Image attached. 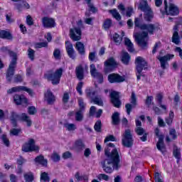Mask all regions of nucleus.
Returning <instances> with one entry per match:
<instances>
[{
	"mask_svg": "<svg viewBox=\"0 0 182 182\" xmlns=\"http://www.w3.org/2000/svg\"><path fill=\"white\" fill-rule=\"evenodd\" d=\"M55 100H56V98L55 97V95L52 94V92H48L47 93V103L48 105H52L53 103H55Z\"/></svg>",
	"mask_w": 182,
	"mask_h": 182,
	"instance_id": "2f4dec72",
	"label": "nucleus"
},
{
	"mask_svg": "<svg viewBox=\"0 0 182 182\" xmlns=\"http://www.w3.org/2000/svg\"><path fill=\"white\" fill-rule=\"evenodd\" d=\"M165 4V12L166 15H178L179 11L178 7L176 6L174 4L169 3L167 4V1H164Z\"/></svg>",
	"mask_w": 182,
	"mask_h": 182,
	"instance_id": "2eb2a0df",
	"label": "nucleus"
},
{
	"mask_svg": "<svg viewBox=\"0 0 182 182\" xmlns=\"http://www.w3.org/2000/svg\"><path fill=\"white\" fill-rule=\"evenodd\" d=\"M109 12L110 14H112V18L114 19H116V21H122V16L120 15V13L117 11L116 9H113L111 10H109Z\"/></svg>",
	"mask_w": 182,
	"mask_h": 182,
	"instance_id": "c85d7f7f",
	"label": "nucleus"
},
{
	"mask_svg": "<svg viewBox=\"0 0 182 182\" xmlns=\"http://www.w3.org/2000/svg\"><path fill=\"white\" fill-rule=\"evenodd\" d=\"M2 140H3V143L5 144V146H9V139H8V138H6V135L4 134L1 137Z\"/></svg>",
	"mask_w": 182,
	"mask_h": 182,
	"instance_id": "4d7b16f0",
	"label": "nucleus"
},
{
	"mask_svg": "<svg viewBox=\"0 0 182 182\" xmlns=\"http://www.w3.org/2000/svg\"><path fill=\"white\" fill-rule=\"evenodd\" d=\"M53 57L55 59H60V49H55L53 52Z\"/></svg>",
	"mask_w": 182,
	"mask_h": 182,
	"instance_id": "49530a36",
	"label": "nucleus"
},
{
	"mask_svg": "<svg viewBox=\"0 0 182 182\" xmlns=\"http://www.w3.org/2000/svg\"><path fill=\"white\" fill-rule=\"evenodd\" d=\"M101 166L105 171V173H108L110 174L113 173V171L117 170L120 167V161L119 160H104L101 161Z\"/></svg>",
	"mask_w": 182,
	"mask_h": 182,
	"instance_id": "20e7f679",
	"label": "nucleus"
},
{
	"mask_svg": "<svg viewBox=\"0 0 182 182\" xmlns=\"http://www.w3.org/2000/svg\"><path fill=\"white\" fill-rule=\"evenodd\" d=\"M65 49L70 58H75V49H73V45L70 41L65 42Z\"/></svg>",
	"mask_w": 182,
	"mask_h": 182,
	"instance_id": "a878e982",
	"label": "nucleus"
},
{
	"mask_svg": "<svg viewBox=\"0 0 182 182\" xmlns=\"http://www.w3.org/2000/svg\"><path fill=\"white\" fill-rule=\"evenodd\" d=\"M94 129L96 132H100L102 129V122L97 121L95 124Z\"/></svg>",
	"mask_w": 182,
	"mask_h": 182,
	"instance_id": "a18cd8bd",
	"label": "nucleus"
},
{
	"mask_svg": "<svg viewBox=\"0 0 182 182\" xmlns=\"http://www.w3.org/2000/svg\"><path fill=\"white\" fill-rule=\"evenodd\" d=\"M76 75L77 79H83V68L82 66L80 65L76 68Z\"/></svg>",
	"mask_w": 182,
	"mask_h": 182,
	"instance_id": "4c0bfd02",
	"label": "nucleus"
},
{
	"mask_svg": "<svg viewBox=\"0 0 182 182\" xmlns=\"http://www.w3.org/2000/svg\"><path fill=\"white\" fill-rule=\"evenodd\" d=\"M113 124H119L120 122V114L119 112H114L112 117Z\"/></svg>",
	"mask_w": 182,
	"mask_h": 182,
	"instance_id": "f704fd0d",
	"label": "nucleus"
},
{
	"mask_svg": "<svg viewBox=\"0 0 182 182\" xmlns=\"http://www.w3.org/2000/svg\"><path fill=\"white\" fill-rule=\"evenodd\" d=\"M154 133H155V138L158 139V142L156 144V147L158 150H160V151H162V153L166 151L164 143L163 142L164 136L163 135V134H161V132H160V129H159V128H156L154 129Z\"/></svg>",
	"mask_w": 182,
	"mask_h": 182,
	"instance_id": "f8f14e48",
	"label": "nucleus"
},
{
	"mask_svg": "<svg viewBox=\"0 0 182 182\" xmlns=\"http://www.w3.org/2000/svg\"><path fill=\"white\" fill-rule=\"evenodd\" d=\"M20 29H21V32H22V33H26L27 30H26V27L24 25L21 24Z\"/></svg>",
	"mask_w": 182,
	"mask_h": 182,
	"instance_id": "774afa93",
	"label": "nucleus"
},
{
	"mask_svg": "<svg viewBox=\"0 0 182 182\" xmlns=\"http://www.w3.org/2000/svg\"><path fill=\"white\" fill-rule=\"evenodd\" d=\"M154 177L156 182H163L161 176H160V173L159 172L155 173Z\"/></svg>",
	"mask_w": 182,
	"mask_h": 182,
	"instance_id": "864d4df0",
	"label": "nucleus"
},
{
	"mask_svg": "<svg viewBox=\"0 0 182 182\" xmlns=\"http://www.w3.org/2000/svg\"><path fill=\"white\" fill-rule=\"evenodd\" d=\"M68 101H69V94L64 93V95L63 96V103H68Z\"/></svg>",
	"mask_w": 182,
	"mask_h": 182,
	"instance_id": "680f3d73",
	"label": "nucleus"
},
{
	"mask_svg": "<svg viewBox=\"0 0 182 182\" xmlns=\"http://www.w3.org/2000/svg\"><path fill=\"white\" fill-rule=\"evenodd\" d=\"M70 38L75 42L82 39V31L80 30V26H74L70 29Z\"/></svg>",
	"mask_w": 182,
	"mask_h": 182,
	"instance_id": "4468645a",
	"label": "nucleus"
},
{
	"mask_svg": "<svg viewBox=\"0 0 182 182\" xmlns=\"http://www.w3.org/2000/svg\"><path fill=\"white\" fill-rule=\"evenodd\" d=\"M23 177L26 182H32L34 180L33 173L32 172L24 173Z\"/></svg>",
	"mask_w": 182,
	"mask_h": 182,
	"instance_id": "72a5a7b5",
	"label": "nucleus"
},
{
	"mask_svg": "<svg viewBox=\"0 0 182 182\" xmlns=\"http://www.w3.org/2000/svg\"><path fill=\"white\" fill-rule=\"evenodd\" d=\"M63 73V68L57 69L53 74L51 75H48V79L51 82L52 85H59V82H60V77H62V75Z\"/></svg>",
	"mask_w": 182,
	"mask_h": 182,
	"instance_id": "9b49d317",
	"label": "nucleus"
},
{
	"mask_svg": "<svg viewBox=\"0 0 182 182\" xmlns=\"http://www.w3.org/2000/svg\"><path fill=\"white\" fill-rule=\"evenodd\" d=\"M173 58H174V55L173 54H168L164 57H161V56L158 57V59L161 63V67L162 68V69H166V66L168 65V63H167V61L171 60Z\"/></svg>",
	"mask_w": 182,
	"mask_h": 182,
	"instance_id": "4be33fe9",
	"label": "nucleus"
},
{
	"mask_svg": "<svg viewBox=\"0 0 182 182\" xmlns=\"http://www.w3.org/2000/svg\"><path fill=\"white\" fill-rule=\"evenodd\" d=\"M65 127L66 130H68L69 132H73V130L76 129V126L73 124L67 123L65 124Z\"/></svg>",
	"mask_w": 182,
	"mask_h": 182,
	"instance_id": "58836bf2",
	"label": "nucleus"
},
{
	"mask_svg": "<svg viewBox=\"0 0 182 182\" xmlns=\"http://www.w3.org/2000/svg\"><path fill=\"white\" fill-rule=\"evenodd\" d=\"M122 141L124 147H132L133 146V135L130 129H126L123 133Z\"/></svg>",
	"mask_w": 182,
	"mask_h": 182,
	"instance_id": "1a4fd4ad",
	"label": "nucleus"
},
{
	"mask_svg": "<svg viewBox=\"0 0 182 182\" xmlns=\"http://www.w3.org/2000/svg\"><path fill=\"white\" fill-rule=\"evenodd\" d=\"M117 8L123 16H127V18H130V16L133 15V9L132 7H128L126 9V7H124L123 4H119Z\"/></svg>",
	"mask_w": 182,
	"mask_h": 182,
	"instance_id": "aec40b11",
	"label": "nucleus"
},
{
	"mask_svg": "<svg viewBox=\"0 0 182 182\" xmlns=\"http://www.w3.org/2000/svg\"><path fill=\"white\" fill-rule=\"evenodd\" d=\"M111 102L114 105V107H120L122 103L119 100V92L113 91L111 92Z\"/></svg>",
	"mask_w": 182,
	"mask_h": 182,
	"instance_id": "393cba45",
	"label": "nucleus"
},
{
	"mask_svg": "<svg viewBox=\"0 0 182 182\" xmlns=\"http://www.w3.org/2000/svg\"><path fill=\"white\" fill-rule=\"evenodd\" d=\"M26 23L29 26L33 25V19L32 18V17H31V16H27V17H26Z\"/></svg>",
	"mask_w": 182,
	"mask_h": 182,
	"instance_id": "603ef678",
	"label": "nucleus"
},
{
	"mask_svg": "<svg viewBox=\"0 0 182 182\" xmlns=\"http://www.w3.org/2000/svg\"><path fill=\"white\" fill-rule=\"evenodd\" d=\"M89 59L90 60H93L94 59H96V52H90L89 54Z\"/></svg>",
	"mask_w": 182,
	"mask_h": 182,
	"instance_id": "e2e57ef3",
	"label": "nucleus"
},
{
	"mask_svg": "<svg viewBox=\"0 0 182 182\" xmlns=\"http://www.w3.org/2000/svg\"><path fill=\"white\" fill-rule=\"evenodd\" d=\"M28 58L31 60H33L34 59V56H35V50H33L32 48H29L28 50Z\"/></svg>",
	"mask_w": 182,
	"mask_h": 182,
	"instance_id": "c03bdc74",
	"label": "nucleus"
},
{
	"mask_svg": "<svg viewBox=\"0 0 182 182\" xmlns=\"http://www.w3.org/2000/svg\"><path fill=\"white\" fill-rule=\"evenodd\" d=\"M173 156H174L175 159H177L178 160L181 159V154L180 153V149L178 148L174 149Z\"/></svg>",
	"mask_w": 182,
	"mask_h": 182,
	"instance_id": "ea45409f",
	"label": "nucleus"
},
{
	"mask_svg": "<svg viewBox=\"0 0 182 182\" xmlns=\"http://www.w3.org/2000/svg\"><path fill=\"white\" fill-rule=\"evenodd\" d=\"M0 38L3 39H11L12 36L11 33L6 31H0Z\"/></svg>",
	"mask_w": 182,
	"mask_h": 182,
	"instance_id": "c9c22d12",
	"label": "nucleus"
},
{
	"mask_svg": "<svg viewBox=\"0 0 182 182\" xmlns=\"http://www.w3.org/2000/svg\"><path fill=\"white\" fill-rule=\"evenodd\" d=\"M98 178L100 180H105V181H109V176L105 174V173H101L98 176Z\"/></svg>",
	"mask_w": 182,
	"mask_h": 182,
	"instance_id": "09e8293b",
	"label": "nucleus"
},
{
	"mask_svg": "<svg viewBox=\"0 0 182 182\" xmlns=\"http://www.w3.org/2000/svg\"><path fill=\"white\" fill-rule=\"evenodd\" d=\"M124 43L126 46L128 48V50L129 52H134V48H133V43L130 39L125 38H124Z\"/></svg>",
	"mask_w": 182,
	"mask_h": 182,
	"instance_id": "473e14b6",
	"label": "nucleus"
},
{
	"mask_svg": "<svg viewBox=\"0 0 182 182\" xmlns=\"http://www.w3.org/2000/svg\"><path fill=\"white\" fill-rule=\"evenodd\" d=\"M117 61L114 60L113 58H108L104 63L105 70V72H112L114 68H117Z\"/></svg>",
	"mask_w": 182,
	"mask_h": 182,
	"instance_id": "dca6fc26",
	"label": "nucleus"
},
{
	"mask_svg": "<svg viewBox=\"0 0 182 182\" xmlns=\"http://www.w3.org/2000/svg\"><path fill=\"white\" fill-rule=\"evenodd\" d=\"M14 100L16 105H22L23 106H28V100L23 95H16L14 97Z\"/></svg>",
	"mask_w": 182,
	"mask_h": 182,
	"instance_id": "b1692460",
	"label": "nucleus"
},
{
	"mask_svg": "<svg viewBox=\"0 0 182 182\" xmlns=\"http://www.w3.org/2000/svg\"><path fill=\"white\" fill-rule=\"evenodd\" d=\"M6 177V175L3 173H0V180H1V182H6V179L5 178Z\"/></svg>",
	"mask_w": 182,
	"mask_h": 182,
	"instance_id": "338daca9",
	"label": "nucleus"
},
{
	"mask_svg": "<svg viewBox=\"0 0 182 182\" xmlns=\"http://www.w3.org/2000/svg\"><path fill=\"white\" fill-rule=\"evenodd\" d=\"M108 141H116V138L113 135H108L105 137L104 143H108Z\"/></svg>",
	"mask_w": 182,
	"mask_h": 182,
	"instance_id": "79ce46f5",
	"label": "nucleus"
},
{
	"mask_svg": "<svg viewBox=\"0 0 182 182\" xmlns=\"http://www.w3.org/2000/svg\"><path fill=\"white\" fill-rule=\"evenodd\" d=\"M86 93H87V97L91 99V102L92 103H95V105H98V106H103V102L100 98L97 97V90L87 88L86 90Z\"/></svg>",
	"mask_w": 182,
	"mask_h": 182,
	"instance_id": "0eeeda50",
	"label": "nucleus"
},
{
	"mask_svg": "<svg viewBox=\"0 0 182 182\" xmlns=\"http://www.w3.org/2000/svg\"><path fill=\"white\" fill-rule=\"evenodd\" d=\"M82 87H83V83L82 82H79L77 85L76 90L77 92H78V93L80 95H82Z\"/></svg>",
	"mask_w": 182,
	"mask_h": 182,
	"instance_id": "5fc2aeb1",
	"label": "nucleus"
},
{
	"mask_svg": "<svg viewBox=\"0 0 182 182\" xmlns=\"http://www.w3.org/2000/svg\"><path fill=\"white\" fill-rule=\"evenodd\" d=\"M46 181V172L41 173V182Z\"/></svg>",
	"mask_w": 182,
	"mask_h": 182,
	"instance_id": "69168bd1",
	"label": "nucleus"
},
{
	"mask_svg": "<svg viewBox=\"0 0 182 182\" xmlns=\"http://www.w3.org/2000/svg\"><path fill=\"white\" fill-rule=\"evenodd\" d=\"M3 52H6L10 55V57L12 58L11 62L9 66V69L6 73V79L9 82L12 80V77L14 76V72H15V68L16 66V53L11 51V50L8 49L6 47H4L1 48Z\"/></svg>",
	"mask_w": 182,
	"mask_h": 182,
	"instance_id": "f03ea898",
	"label": "nucleus"
},
{
	"mask_svg": "<svg viewBox=\"0 0 182 182\" xmlns=\"http://www.w3.org/2000/svg\"><path fill=\"white\" fill-rule=\"evenodd\" d=\"M9 178L11 182H18V176H16L15 174H11Z\"/></svg>",
	"mask_w": 182,
	"mask_h": 182,
	"instance_id": "052dcab7",
	"label": "nucleus"
},
{
	"mask_svg": "<svg viewBox=\"0 0 182 182\" xmlns=\"http://www.w3.org/2000/svg\"><path fill=\"white\" fill-rule=\"evenodd\" d=\"M105 155L108 159H113L114 160H119L120 155L117 152V149L114 148V144L109 143L105 149Z\"/></svg>",
	"mask_w": 182,
	"mask_h": 182,
	"instance_id": "423d86ee",
	"label": "nucleus"
},
{
	"mask_svg": "<svg viewBox=\"0 0 182 182\" xmlns=\"http://www.w3.org/2000/svg\"><path fill=\"white\" fill-rule=\"evenodd\" d=\"M22 150L26 153L39 151V146L35 144V140H33V139H31L23 145Z\"/></svg>",
	"mask_w": 182,
	"mask_h": 182,
	"instance_id": "9d476101",
	"label": "nucleus"
},
{
	"mask_svg": "<svg viewBox=\"0 0 182 182\" xmlns=\"http://www.w3.org/2000/svg\"><path fill=\"white\" fill-rule=\"evenodd\" d=\"M18 133H21V129H12L10 131V134L13 136H18Z\"/></svg>",
	"mask_w": 182,
	"mask_h": 182,
	"instance_id": "3c124183",
	"label": "nucleus"
},
{
	"mask_svg": "<svg viewBox=\"0 0 182 182\" xmlns=\"http://www.w3.org/2000/svg\"><path fill=\"white\" fill-rule=\"evenodd\" d=\"M56 23L55 19L52 18H47L46 19V28H55Z\"/></svg>",
	"mask_w": 182,
	"mask_h": 182,
	"instance_id": "e433bc0d",
	"label": "nucleus"
},
{
	"mask_svg": "<svg viewBox=\"0 0 182 182\" xmlns=\"http://www.w3.org/2000/svg\"><path fill=\"white\" fill-rule=\"evenodd\" d=\"M10 119L14 127L16 126L17 120H23V122H26L28 127L32 126V121L31 120V118H29V117L25 113H23L21 116H19L18 114H16V112H11Z\"/></svg>",
	"mask_w": 182,
	"mask_h": 182,
	"instance_id": "39448f33",
	"label": "nucleus"
},
{
	"mask_svg": "<svg viewBox=\"0 0 182 182\" xmlns=\"http://www.w3.org/2000/svg\"><path fill=\"white\" fill-rule=\"evenodd\" d=\"M158 124L161 127H164L166 126V123L164 122V120L161 119V117H158Z\"/></svg>",
	"mask_w": 182,
	"mask_h": 182,
	"instance_id": "6e6d98bb",
	"label": "nucleus"
},
{
	"mask_svg": "<svg viewBox=\"0 0 182 182\" xmlns=\"http://www.w3.org/2000/svg\"><path fill=\"white\" fill-rule=\"evenodd\" d=\"M126 80L124 75L122 76L119 74L112 73L108 75V81L109 83H122Z\"/></svg>",
	"mask_w": 182,
	"mask_h": 182,
	"instance_id": "f3484780",
	"label": "nucleus"
},
{
	"mask_svg": "<svg viewBox=\"0 0 182 182\" xmlns=\"http://www.w3.org/2000/svg\"><path fill=\"white\" fill-rule=\"evenodd\" d=\"M135 5H138V9L144 13L145 21H149L153 19V11L150 5H149L147 0H139V3H136Z\"/></svg>",
	"mask_w": 182,
	"mask_h": 182,
	"instance_id": "7ed1b4c3",
	"label": "nucleus"
},
{
	"mask_svg": "<svg viewBox=\"0 0 182 182\" xmlns=\"http://www.w3.org/2000/svg\"><path fill=\"white\" fill-rule=\"evenodd\" d=\"M18 92H27V93H28V95H30V96H32L33 95V92L32 90L25 87V86H17V87H12L9 90H8L7 93H9V95H11L12 93H16Z\"/></svg>",
	"mask_w": 182,
	"mask_h": 182,
	"instance_id": "a211bd4d",
	"label": "nucleus"
},
{
	"mask_svg": "<svg viewBox=\"0 0 182 182\" xmlns=\"http://www.w3.org/2000/svg\"><path fill=\"white\" fill-rule=\"evenodd\" d=\"M74 147L77 151H80L82 149H85V143H83L82 139H78L75 142Z\"/></svg>",
	"mask_w": 182,
	"mask_h": 182,
	"instance_id": "7c9ffc66",
	"label": "nucleus"
},
{
	"mask_svg": "<svg viewBox=\"0 0 182 182\" xmlns=\"http://www.w3.org/2000/svg\"><path fill=\"white\" fill-rule=\"evenodd\" d=\"M78 103L80 106V110L77 111L75 114V119L77 122H80L83 119V107H85V103L83 102V100L82 98H80L78 100Z\"/></svg>",
	"mask_w": 182,
	"mask_h": 182,
	"instance_id": "5701e85b",
	"label": "nucleus"
},
{
	"mask_svg": "<svg viewBox=\"0 0 182 182\" xmlns=\"http://www.w3.org/2000/svg\"><path fill=\"white\" fill-rule=\"evenodd\" d=\"M113 39L115 43L119 44L122 42V37H120V36L116 33L113 36Z\"/></svg>",
	"mask_w": 182,
	"mask_h": 182,
	"instance_id": "37998d69",
	"label": "nucleus"
},
{
	"mask_svg": "<svg viewBox=\"0 0 182 182\" xmlns=\"http://www.w3.org/2000/svg\"><path fill=\"white\" fill-rule=\"evenodd\" d=\"M130 103L131 104H127L125 105V107L127 109V114H130V112H132V109L137 105V98H136V95L134 93H132L131 98H130Z\"/></svg>",
	"mask_w": 182,
	"mask_h": 182,
	"instance_id": "412c9836",
	"label": "nucleus"
},
{
	"mask_svg": "<svg viewBox=\"0 0 182 182\" xmlns=\"http://www.w3.org/2000/svg\"><path fill=\"white\" fill-rule=\"evenodd\" d=\"M63 159H72V153L70 151H66L63 154Z\"/></svg>",
	"mask_w": 182,
	"mask_h": 182,
	"instance_id": "8fccbe9b",
	"label": "nucleus"
},
{
	"mask_svg": "<svg viewBox=\"0 0 182 182\" xmlns=\"http://www.w3.org/2000/svg\"><path fill=\"white\" fill-rule=\"evenodd\" d=\"M141 22H143L141 17L135 18V33H134V37L141 48H146L147 46V35L149 33H153L154 26L153 24H141ZM139 29L141 31L140 33H136Z\"/></svg>",
	"mask_w": 182,
	"mask_h": 182,
	"instance_id": "f257e3e1",
	"label": "nucleus"
},
{
	"mask_svg": "<svg viewBox=\"0 0 182 182\" xmlns=\"http://www.w3.org/2000/svg\"><path fill=\"white\" fill-rule=\"evenodd\" d=\"M121 60L124 65H129L130 62V55L126 52H122L121 54Z\"/></svg>",
	"mask_w": 182,
	"mask_h": 182,
	"instance_id": "c756f323",
	"label": "nucleus"
},
{
	"mask_svg": "<svg viewBox=\"0 0 182 182\" xmlns=\"http://www.w3.org/2000/svg\"><path fill=\"white\" fill-rule=\"evenodd\" d=\"M90 154H92V151L90 150V149L89 148L85 149L84 151V155L85 156V157H89Z\"/></svg>",
	"mask_w": 182,
	"mask_h": 182,
	"instance_id": "0e129e2a",
	"label": "nucleus"
},
{
	"mask_svg": "<svg viewBox=\"0 0 182 182\" xmlns=\"http://www.w3.org/2000/svg\"><path fill=\"white\" fill-rule=\"evenodd\" d=\"M46 164V160H36L35 161V165L36 166H42V167L45 166Z\"/></svg>",
	"mask_w": 182,
	"mask_h": 182,
	"instance_id": "de8ad7c7",
	"label": "nucleus"
},
{
	"mask_svg": "<svg viewBox=\"0 0 182 182\" xmlns=\"http://www.w3.org/2000/svg\"><path fill=\"white\" fill-rule=\"evenodd\" d=\"M112 20L110 19H107L105 21L104 24H103V28L105 29H109L110 26H112Z\"/></svg>",
	"mask_w": 182,
	"mask_h": 182,
	"instance_id": "a19ab883",
	"label": "nucleus"
},
{
	"mask_svg": "<svg viewBox=\"0 0 182 182\" xmlns=\"http://www.w3.org/2000/svg\"><path fill=\"white\" fill-rule=\"evenodd\" d=\"M75 48L80 55H85L86 53V49L83 43L80 41L77 42Z\"/></svg>",
	"mask_w": 182,
	"mask_h": 182,
	"instance_id": "bb28decb",
	"label": "nucleus"
},
{
	"mask_svg": "<svg viewBox=\"0 0 182 182\" xmlns=\"http://www.w3.org/2000/svg\"><path fill=\"white\" fill-rule=\"evenodd\" d=\"M140 120H144V116H141L136 119V133L139 136H143L141 137V140L146 141L147 140V134H146L144 129L141 128V122H140Z\"/></svg>",
	"mask_w": 182,
	"mask_h": 182,
	"instance_id": "6e6552de",
	"label": "nucleus"
},
{
	"mask_svg": "<svg viewBox=\"0 0 182 182\" xmlns=\"http://www.w3.org/2000/svg\"><path fill=\"white\" fill-rule=\"evenodd\" d=\"M136 76L137 79H141V70L146 68L147 63L146 62V60L141 57H137L136 58Z\"/></svg>",
	"mask_w": 182,
	"mask_h": 182,
	"instance_id": "ddd939ff",
	"label": "nucleus"
},
{
	"mask_svg": "<svg viewBox=\"0 0 182 182\" xmlns=\"http://www.w3.org/2000/svg\"><path fill=\"white\" fill-rule=\"evenodd\" d=\"M36 108H35V107H28V114H36Z\"/></svg>",
	"mask_w": 182,
	"mask_h": 182,
	"instance_id": "13d9d810",
	"label": "nucleus"
},
{
	"mask_svg": "<svg viewBox=\"0 0 182 182\" xmlns=\"http://www.w3.org/2000/svg\"><path fill=\"white\" fill-rule=\"evenodd\" d=\"M90 74L98 83H102V82H103V75L97 72L96 66L93 64L90 65Z\"/></svg>",
	"mask_w": 182,
	"mask_h": 182,
	"instance_id": "6ab92c4d",
	"label": "nucleus"
},
{
	"mask_svg": "<svg viewBox=\"0 0 182 182\" xmlns=\"http://www.w3.org/2000/svg\"><path fill=\"white\" fill-rule=\"evenodd\" d=\"M173 31L174 32L172 37V42L176 43V45H178L180 43V38L178 37V32H177V31H178V26H175Z\"/></svg>",
	"mask_w": 182,
	"mask_h": 182,
	"instance_id": "cd10ccee",
	"label": "nucleus"
},
{
	"mask_svg": "<svg viewBox=\"0 0 182 182\" xmlns=\"http://www.w3.org/2000/svg\"><path fill=\"white\" fill-rule=\"evenodd\" d=\"M170 137L171 140H174L177 137V134H176V130L171 129L170 131Z\"/></svg>",
	"mask_w": 182,
	"mask_h": 182,
	"instance_id": "bf43d9fd",
	"label": "nucleus"
}]
</instances>
